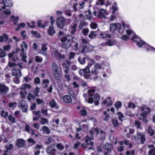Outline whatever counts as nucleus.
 Instances as JSON below:
<instances>
[{
  "label": "nucleus",
  "mask_w": 155,
  "mask_h": 155,
  "mask_svg": "<svg viewBox=\"0 0 155 155\" xmlns=\"http://www.w3.org/2000/svg\"><path fill=\"white\" fill-rule=\"evenodd\" d=\"M56 147L59 150H61L64 148V146L61 143L57 144Z\"/></svg>",
  "instance_id": "603ef678"
},
{
  "label": "nucleus",
  "mask_w": 155,
  "mask_h": 155,
  "mask_svg": "<svg viewBox=\"0 0 155 155\" xmlns=\"http://www.w3.org/2000/svg\"><path fill=\"white\" fill-rule=\"evenodd\" d=\"M149 147H151V149L149 152V155H155V148L153 146L150 145L149 146Z\"/></svg>",
  "instance_id": "bb28decb"
},
{
  "label": "nucleus",
  "mask_w": 155,
  "mask_h": 155,
  "mask_svg": "<svg viewBox=\"0 0 155 155\" xmlns=\"http://www.w3.org/2000/svg\"><path fill=\"white\" fill-rule=\"evenodd\" d=\"M42 82L43 85V87H47V84L49 83V81L48 79H45L43 80Z\"/></svg>",
  "instance_id": "5fc2aeb1"
},
{
  "label": "nucleus",
  "mask_w": 155,
  "mask_h": 155,
  "mask_svg": "<svg viewBox=\"0 0 155 155\" xmlns=\"http://www.w3.org/2000/svg\"><path fill=\"white\" fill-rule=\"evenodd\" d=\"M114 42L113 41H111L110 40H109L108 41L106 42V44H107V46H112L114 45Z\"/></svg>",
  "instance_id": "e2e57ef3"
},
{
  "label": "nucleus",
  "mask_w": 155,
  "mask_h": 155,
  "mask_svg": "<svg viewBox=\"0 0 155 155\" xmlns=\"http://www.w3.org/2000/svg\"><path fill=\"white\" fill-rule=\"evenodd\" d=\"M24 141L22 139L18 140L17 142V145L19 147H23L24 145Z\"/></svg>",
  "instance_id": "393cba45"
},
{
  "label": "nucleus",
  "mask_w": 155,
  "mask_h": 155,
  "mask_svg": "<svg viewBox=\"0 0 155 155\" xmlns=\"http://www.w3.org/2000/svg\"><path fill=\"white\" fill-rule=\"evenodd\" d=\"M77 27V25L75 23H72L70 25L69 31L72 34L74 33L76 31Z\"/></svg>",
  "instance_id": "6ab92c4d"
},
{
  "label": "nucleus",
  "mask_w": 155,
  "mask_h": 155,
  "mask_svg": "<svg viewBox=\"0 0 155 155\" xmlns=\"http://www.w3.org/2000/svg\"><path fill=\"white\" fill-rule=\"evenodd\" d=\"M20 56L22 58V60L24 62H26L27 61L26 59L27 56L26 54L24 52H22L20 54Z\"/></svg>",
  "instance_id": "72a5a7b5"
},
{
  "label": "nucleus",
  "mask_w": 155,
  "mask_h": 155,
  "mask_svg": "<svg viewBox=\"0 0 155 155\" xmlns=\"http://www.w3.org/2000/svg\"><path fill=\"white\" fill-rule=\"evenodd\" d=\"M31 33L32 35L35 36L37 38H39L40 37V34L37 31H31Z\"/></svg>",
  "instance_id": "680f3d73"
},
{
  "label": "nucleus",
  "mask_w": 155,
  "mask_h": 155,
  "mask_svg": "<svg viewBox=\"0 0 155 155\" xmlns=\"http://www.w3.org/2000/svg\"><path fill=\"white\" fill-rule=\"evenodd\" d=\"M43 132L47 134H49L50 133V130L46 126H44L42 127Z\"/></svg>",
  "instance_id": "7c9ffc66"
},
{
  "label": "nucleus",
  "mask_w": 155,
  "mask_h": 155,
  "mask_svg": "<svg viewBox=\"0 0 155 155\" xmlns=\"http://www.w3.org/2000/svg\"><path fill=\"white\" fill-rule=\"evenodd\" d=\"M140 133L139 132H137V134L136 136H134V139L135 140L137 141L139 140L140 137Z\"/></svg>",
  "instance_id": "6e6d98bb"
},
{
  "label": "nucleus",
  "mask_w": 155,
  "mask_h": 155,
  "mask_svg": "<svg viewBox=\"0 0 155 155\" xmlns=\"http://www.w3.org/2000/svg\"><path fill=\"white\" fill-rule=\"evenodd\" d=\"M140 136L141 143L143 144L146 140L145 136L143 134L140 133Z\"/></svg>",
  "instance_id": "e433bc0d"
},
{
  "label": "nucleus",
  "mask_w": 155,
  "mask_h": 155,
  "mask_svg": "<svg viewBox=\"0 0 155 155\" xmlns=\"http://www.w3.org/2000/svg\"><path fill=\"white\" fill-rule=\"evenodd\" d=\"M88 94L89 96L88 102L90 104L92 103L94 101L95 104L97 105L99 103L100 96L97 94H93L95 92L94 89H91L88 90Z\"/></svg>",
  "instance_id": "f257e3e1"
},
{
  "label": "nucleus",
  "mask_w": 155,
  "mask_h": 155,
  "mask_svg": "<svg viewBox=\"0 0 155 155\" xmlns=\"http://www.w3.org/2000/svg\"><path fill=\"white\" fill-rule=\"evenodd\" d=\"M8 113L7 112H5L2 110L1 112V116L4 118H5L7 117L8 115Z\"/></svg>",
  "instance_id": "052dcab7"
},
{
  "label": "nucleus",
  "mask_w": 155,
  "mask_h": 155,
  "mask_svg": "<svg viewBox=\"0 0 155 155\" xmlns=\"http://www.w3.org/2000/svg\"><path fill=\"white\" fill-rule=\"evenodd\" d=\"M120 147L118 148V150L119 151H122L123 150V148L125 147V146L124 145V142L120 141L119 142Z\"/></svg>",
  "instance_id": "a18cd8bd"
},
{
  "label": "nucleus",
  "mask_w": 155,
  "mask_h": 155,
  "mask_svg": "<svg viewBox=\"0 0 155 155\" xmlns=\"http://www.w3.org/2000/svg\"><path fill=\"white\" fill-rule=\"evenodd\" d=\"M25 26V24L23 23H21L18 25V27L15 29L17 31H18L21 28L24 27Z\"/></svg>",
  "instance_id": "4d7b16f0"
},
{
  "label": "nucleus",
  "mask_w": 155,
  "mask_h": 155,
  "mask_svg": "<svg viewBox=\"0 0 155 155\" xmlns=\"http://www.w3.org/2000/svg\"><path fill=\"white\" fill-rule=\"evenodd\" d=\"M93 47L88 44L83 46V48L81 50V53L85 54V53L86 52L92 51L93 50Z\"/></svg>",
  "instance_id": "9b49d317"
},
{
  "label": "nucleus",
  "mask_w": 155,
  "mask_h": 155,
  "mask_svg": "<svg viewBox=\"0 0 155 155\" xmlns=\"http://www.w3.org/2000/svg\"><path fill=\"white\" fill-rule=\"evenodd\" d=\"M53 56L56 58L58 60L61 59H64L65 58L64 55L61 54L58 51L55 50L52 53Z\"/></svg>",
  "instance_id": "2eb2a0df"
},
{
  "label": "nucleus",
  "mask_w": 155,
  "mask_h": 155,
  "mask_svg": "<svg viewBox=\"0 0 155 155\" xmlns=\"http://www.w3.org/2000/svg\"><path fill=\"white\" fill-rule=\"evenodd\" d=\"M31 88V86L30 84H24L20 87V89L21 90H25V89L28 88L30 89Z\"/></svg>",
  "instance_id": "2f4dec72"
},
{
  "label": "nucleus",
  "mask_w": 155,
  "mask_h": 155,
  "mask_svg": "<svg viewBox=\"0 0 155 155\" xmlns=\"http://www.w3.org/2000/svg\"><path fill=\"white\" fill-rule=\"evenodd\" d=\"M52 72L55 78L57 80H60L61 78V68L55 62L52 63L51 64Z\"/></svg>",
  "instance_id": "7ed1b4c3"
},
{
  "label": "nucleus",
  "mask_w": 155,
  "mask_h": 155,
  "mask_svg": "<svg viewBox=\"0 0 155 155\" xmlns=\"http://www.w3.org/2000/svg\"><path fill=\"white\" fill-rule=\"evenodd\" d=\"M11 18L13 20L14 24L15 25H16L17 24V21L19 19L18 17V16L15 17L12 15L11 16Z\"/></svg>",
  "instance_id": "37998d69"
},
{
  "label": "nucleus",
  "mask_w": 155,
  "mask_h": 155,
  "mask_svg": "<svg viewBox=\"0 0 155 155\" xmlns=\"http://www.w3.org/2000/svg\"><path fill=\"white\" fill-rule=\"evenodd\" d=\"M27 94V92L25 90H22L20 92L21 97L22 98L25 97Z\"/></svg>",
  "instance_id": "c85d7f7f"
},
{
  "label": "nucleus",
  "mask_w": 155,
  "mask_h": 155,
  "mask_svg": "<svg viewBox=\"0 0 155 155\" xmlns=\"http://www.w3.org/2000/svg\"><path fill=\"white\" fill-rule=\"evenodd\" d=\"M86 23L84 21H81L80 24L79 25V28L80 29H81L83 27L87 25Z\"/></svg>",
  "instance_id": "8fccbe9b"
},
{
  "label": "nucleus",
  "mask_w": 155,
  "mask_h": 155,
  "mask_svg": "<svg viewBox=\"0 0 155 155\" xmlns=\"http://www.w3.org/2000/svg\"><path fill=\"white\" fill-rule=\"evenodd\" d=\"M112 122L114 125V127H118L119 125V123L118 122L117 119H113L112 120Z\"/></svg>",
  "instance_id": "58836bf2"
},
{
  "label": "nucleus",
  "mask_w": 155,
  "mask_h": 155,
  "mask_svg": "<svg viewBox=\"0 0 155 155\" xmlns=\"http://www.w3.org/2000/svg\"><path fill=\"white\" fill-rule=\"evenodd\" d=\"M147 132L151 136L153 135L154 133V131L152 129V128L150 126L148 127Z\"/></svg>",
  "instance_id": "f704fd0d"
},
{
  "label": "nucleus",
  "mask_w": 155,
  "mask_h": 155,
  "mask_svg": "<svg viewBox=\"0 0 155 155\" xmlns=\"http://www.w3.org/2000/svg\"><path fill=\"white\" fill-rule=\"evenodd\" d=\"M114 106L117 109H118L119 108H120L121 107L122 103L118 101L115 104Z\"/></svg>",
  "instance_id": "3c124183"
},
{
  "label": "nucleus",
  "mask_w": 155,
  "mask_h": 155,
  "mask_svg": "<svg viewBox=\"0 0 155 155\" xmlns=\"http://www.w3.org/2000/svg\"><path fill=\"white\" fill-rule=\"evenodd\" d=\"M63 101L66 103H70L72 101V98L71 97L68 95L64 96L63 97Z\"/></svg>",
  "instance_id": "aec40b11"
},
{
  "label": "nucleus",
  "mask_w": 155,
  "mask_h": 155,
  "mask_svg": "<svg viewBox=\"0 0 155 155\" xmlns=\"http://www.w3.org/2000/svg\"><path fill=\"white\" fill-rule=\"evenodd\" d=\"M6 55L5 52L3 50L0 49V58H2L5 57Z\"/></svg>",
  "instance_id": "09e8293b"
},
{
  "label": "nucleus",
  "mask_w": 155,
  "mask_h": 155,
  "mask_svg": "<svg viewBox=\"0 0 155 155\" xmlns=\"http://www.w3.org/2000/svg\"><path fill=\"white\" fill-rule=\"evenodd\" d=\"M25 130L26 132L29 133H30V131L31 130L30 129V126L27 124H25Z\"/></svg>",
  "instance_id": "338daca9"
},
{
  "label": "nucleus",
  "mask_w": 155,
  "mask_h": 155,
  "mask_svg": "<svg viewBox=\"0 0 155 155\" xmlns=\"http://www.w3.org/2000/svg\"><path fill=\"white\" fill-rule=\"evenodd\" d=\"M40 91V88L38 87H37L35 89V90L33 92V93L34 94V96L35 97H38L39 96V94H38Z\"/></svg>",
  "instance_id": "4c0bfd02"
},
{
  "label": "nucleus",
  "mask_w": 155,
  "mask_h": 155,
  "mask_svg": "<svg viewBox=\"0 0 155 155\" xmlns=\"http://www.w3.org/2000/svg\"><path fill=\"white\" fill-rule=\"evenodd\" d=\"M40 125L38 123H34L33 124V127L37 129H38L40 127Z\"/></svg>",
  "instance_id": "774afa93"
},
{
  "label": "nucleus",
  "mask_w": 155,
  "mask_h": 155,
  "mask_svg": "<svg viewBox=\"0 0 155 155\" xmlns=\"http://www.w3.org/2000/svg\"><path fill=\"white\" fill-rule=\"evenodd\" d=\"M101 66L99 64H96L94 66V69L91 71V73L93 75H97L98 74L97 70L101 69Z\"/></svg>",
  "instance_id": "dca6fc26"
},
{
  "label": "nucleus",
  "mask_w": 155,
  "mask_h": 155,
  "mask_svg": "<svg viewBox=\"0 0 155 155\" xmlns=\"http://www.w3.org/2000/svg\"><path fill=\"white\" fill-rule=\"evenodd\" d=\"M122 27H121V25L118 23L112 24L110 25V30L112 31H117L118 32L121 33L124 31V28L127 27L129 28L130 27L129 25H126L124 22L122 23Z\"/></svg>",
  "instance_id": "f03ea898"
},
{
  "label": "nucleus",
  "mask_w": 155,
  "mask_h": 155,
  "mask_svg": "<svg viewBox=\"0 0 155 155\" xmlns=\"http://www.w3.org/2000/svg\"><path fill=\"white\" fill-rule=\"evenodd\" d=\"M49 105L51 107L58 108L56 106V103L54 101V100H52V101H51L49 103Z\"/></svg>",
  "instance_id": "a19ab883"
},
{
  "label": "nucleus",
  "mask_w": 155,
  "mask_h": 155,
  "mask_svg": "<svg viewBox=\"0 0 155 155\" xmlns=\"http://www.w3.org/2000/svg\"><path fill=\"white\" fill-rule=\"evenodd\" d=\"M65 20L63 17H60L58 18L57 21V25L58 27L60 28H63L65 25Z\"/></svg>",
  "instance_id": "ddd939ff"
},
{
  "label": "nucleus",
  "mask_w": 155,
  "mask_h": 155,
  "mask_svg": "<svg viewBox=\"0 0 155 155\" xmlns=\"http://www.w3.org/2000/svg\"><path fill=\"white\" fill-rule=\"evenodd\" d=\"M94 14L95 16L101 18H105L106 16L107 15L105 10L103 9L99 10L97 12H94Z\"/></svg>",
  "instance_id": "9d476101"
},
{
  "label": "nucleus",
  "mask_w": 155,
  "mask_h": 155,
  "mask_svg": "<svg viewBox=\"0 0 155 155\" xmlns=\"http://www.w3.org/2000/svg\"><path fill=\"white\" fill-rule=\"evenodd\" d=\"M93 138L92 136L89 137L88 136H86L85 137V142L86 144L82 143L81 146L82 147H84L88 150H91L93 149L94 142H91L90 143H87V142L90 140L93 139Z\"/></svg>",
  "instance_id": "0eeeda50"
},
{
  "label": "nucleus",
  "mask_w": 155,
  "mask_h": 155,
  "mask_svg": "<svg viewBox=\"0 0 155 155\" xmlns=\"http://www.w3.org/2000/svg\"><path fill=\"white\" fill-rule=\"evenodd\" d=\"M15 52H13L11 53H9L8 54V55L9 58H12V61H16L18 60V59L16 56L15 55Z\"/></svg>",
  "instance_id": "4be33fe9"
},
{
  "label": "nucleus",
  "mask_w": 155,
  "mask_h": 155,
  "mask_svg": "<svg viewBox=\"0 0 155 155\" xmlns=\"http://www.w3.org/2000/svg\"><path fill=\"white\" fill-rule=\"evenodd\" d=\"M12 76H21L20 71L19 69H16L15 68H13L12 70Z\"/></svg>",
  "instance_id": "a211bd4d"
},
{
  "label": "nucleus",
  "mask_w": 155,
  "mask_h": 155,
  "mask_svg": "<svg viewBox=\"0 0 155 155\" xmlns=\"http://www.w3.org/2000/svg\"><path fill=\"white\" fill-rule=\"evenodd\" d=\"M55 146V144H52L48 147L46 150L47 153L50 155H56V150L54 149Z\"/></svg>",
  "instance_id": "f8f14e48"
},
{
  "label": "nucleus",
  "mask_w": 155,
  "mask_h": 155,
  "mask_svg": "<svg viewBox=\"0 0 155 155\" xmlns=\"http://www.w3.org/2000/svg\"><path fill=\"white\" fill-rule=\"evenodd\" d=\"M95 33H96V32L91 31L89 35V37L91 38H95L97 36V35Z\"/></svg>",
  "instance_id": "de8ad7c7"
},
{
  "label": "nucleus",
  "mask_w": 155,
  "mask_h": 155,
  "mask_svg": "<svg viewBox=\"0 0 155 155\" xmlns=\"http://www.w3.org/2000/svg\"><path fill=\"white\" fill-rule=\"evenodd\" d=\"M100 35L101 36L103 37V38L104 39L105 38H110L111 37V35L110 34H107L105 32H104L103 33H101L100 34Z\"/></svg>",
  "instance_id": "473e14b6"
},
{
  "label": "nucleus",
  "mask_w": 155,
  "mask_h": 155,
  "mask_svg": "<svg viewBox=\"0 0 155 155\" xmlns=\"http://www.w3.org/2000/svg\"><path fill=\"white\" fill-rule=\"evenodd\" d=\"M88 60V63L87 66L85 69H81L79 71V74L81 75L84 74L89 72V68L94 63V61L90 59L87 58Z\"/></svg>",
  "instance_id": "6e6552de"
},
{
  "label": "nucleus",
  "mask_w": 155,
  "mask_h": 155,
  "mask_svg": "<svg viewBox=\"0 0 155 155\" xmlns=\"http://www.w3.org/2000/svg\"><path fill=\"white\" fill-rule=\"evenodd\" d=\"M135 130H134L132 128H129L128 129V132L129 133L127 134L126 135V137L127 138H130V136L129 134H134V133Z\"/></svg>",
  "instance_id": "79ce46f5"
},
{
  "label": "nucleus",
  "mask_w": 155,
  "mask_h": 155,
  "mask_svg": "<svg viewBox=\"0 0 155 155\" xmlns=\"http://www.w3.org/2000/svg\"><path fill=\"white\" fill-rule=\"evenodd\" d=\"M11 48V45L9 44H8L7 45H5L3 47V49L4 50L7 51L9 50Z\"/></svg>",
  "instance_id": "0e129e2a"
},
{
  "label": "nucleus",
  "mask_w": 155,
  "mask_h": 155,
  "mask_svg": "<svg viewBox=\"0 0 155 155\" xmlns=\"http://www.w3.org/2000/svg\"><path fill=\"white\" fill-rule=\"evenodd\" d=\"M36 101L38 104H40L44 103V101L43 99H40L39 98L36 99Z\"/></svg>",
  "instance_id": "bf43d9fd"
},
{
  "label": "nucleus",
  "mask_w": 155,
  "mask_h": 155,
  "mask_svg": "<svg viewBox=\"0 0 155 155\" xmlns=\"http://www.w3.org/2000/svg\"><path fill=\"white\" fill-rule=\"evenodd\" d=\"M27 98L29 101H30L32 98L33 99H35V96L32 95L31 93L28 94L27 96Z\"/></svg>",
  "instance_id": "864d4df0"
},
{
  "label": "nucleus",
  "mask_w": 155,
  "mask_h": 155,
  "mask_svg": "<svg viewBox=\"0 0 155 155\" xmlns=\"http://www.w3.org/2000/svg\"><path fill=\"white\" fill-rule=\"evenodd\" d=\"M9 120L12 123H14L15 122V118L12 115H10L8 117Z\"/></svg>",
  "instance_id": "ea45409f"
},
{
  "label": "nucleus",
  "mask_w": 155,
  "mask_h": 155,
  "mask_svg": "<svg viewBox=\"0 0 155 155\" xmlns=\"http://www.w3.org/2000/svg\"><path fill=\"white\" fill-rule=\"evenodd\" d=\"M48 33L50 35H52L55 33V31L52 26H50L48 30Z\"/></svg>",
  "instance_id": "a878e982"
},
{
  "label": "nucleus",
  "mask_w": 155,
  "mask_h": 155,
  "mask_svg": "<svg viewBox=\"0 0 155 155\" xmlns=\"http://www.w3.org/2000/svg\"><path fill=\"white\" fill-rule=\"evenodd\" d=\"M138 111H144L143 113L140 114V116L141 117L139 118V119L140 120H143L147 117V115L150 111V109L145 106H143L139 107Z\"/></svg>",
  "instance_id": "423d86ee"
},
{
  "label": "nucleus",
  "mask_w": 155,
  "mask_h": 155,
  "mask_svg": "<svg viewBox=\"0 0 155 155\" xmlns=\"http://www.w3.org/2000/svg\"><path fill=\"white\" fill-rule=\"evenodd\" d=\"M5 147L6 149V150L5 151L3 155H11L10 154V152H8V150H12L13 148V145L10 144L5 146Z\"/></svg>",
  "instance_id": "f3484780"
},
{
  "label": "nucleus",
  "mask_w": 155,
  "mask_h": 155,
  "mask_svg": "<svg viewBox=\"0 0 155 155\" xmlns=\"http://www.w3.org/2000/svg\"><path fill=\"white\" fill-rule=\"evenodd\" d=\"M117 114L119 119L121 121H122L123 119L124 118V116L122 114L121 112H118L117 113Z\"/></svg>",
  "instance_id": "49530a36"
},
{
  "label": "nucleus",
  "mask_w": 155,
  "mask_h": 155,
  "mask_svg": "<svg viewBox=\"0 0 155 155\" xmlns=\"http://www.w3.org/2000/svg\"><path fill=\"white\" fill-rule=\"evenodd\" d=\"M21 51L22 52H24L25 51L24 48L27 49L28 48V45L24 41L21 44Z\"/></svg>",
  "instance_id": "c756f323"
},
{
  "label": "nucleus",
  "mask_w": 155,
  "mask_h": 155,
  "mask_svg": "<svg viewBox=\"0 0 155 155\" xmlns=\"http://www.w3.org/2000/svg\"><path fill=\"white\" fill-rule=\"evenodd\" d=\"M132 40L137 43V45L140 48L142 46L146 48L147 51L149 50L155 51V48L146 44L143 41L141 40L136 35L134 36L132 38Z\"/></svg>",
  "instance_id": "20e7f679"
},
{
  "label": "nucleus",
  "mask_w": 155,
  "mask_h": 155,
  "mask_svg": "<svg viewBox=\"0 0 155 155\" xmlns=\"http://www.w3.org/2000/svg\"><path fill=\"white\" fill-rule=\"evenodd\" d=\"M91 14L90 10H88L87 12H85V14L84 15L85 18L90 19L91 18Z\"/></svg>",
  "instance_id": "5701e85b"
},
{
  "label": "nucleus",
  "mask_w": 155,
  "mask_h": 155,
  "mask_svg": "<svg viewBox=\"0 0 155 155\" xmlns=\"http://www.w3.org/2000/svg\"><path fill=\"white\" fill-rule=\"evenodd\" d=\"M80 114L81 116H84L86 115L87 112L84 108H83L80 110Z\"/></svg>",
  "instance_id": "c03bdc74"
},
{
  "label": "nucleus",
  "mask_w": 155,
  "mask_h": 155,
  "mask_svg": "<svg viewBox=\"0 0 155 155\" xmlns=\"http://www.w3.org/2000/svg\"><path fill=\"white\" fill-rule=\"evenodd\" d=\"M18 106L23 112H26L28 109V104L25 101L22 100L20 101Z\"/></svg>",
  "instance_id": "1a4fd4ad"
},
{
  "label": "nucleus",
  "mask_w": 155,
  "mask_h": 155,
  "mask_svg": "<svg viewBox=\"0 0 155 155\" xmlns=\"http://www.w3.org/2000/svg\"><path fill=\"white\" fill-rule=\"evenodd\" d=\"M42 60V58L39 56H36L35 58V60L36 62H41Z\"/></svg>",
  "instance_id": "69168bd1"
},
{
  "label": "nucleus",
  "mask_w": 155,
  "mask_h": 155,
  "mask_svg": "<svg viewBox=\"0 0 155 155\" xmlns=\"http://www.w3.org/2000/svg\"><path fill=\"white\" fill-rule=\"evenodd\" d=\"M72 40V37L70 35L61 38V41L62 42V47L65 49H68L71 46Z\"/></svg>",
  "instance_id": "39448f33"
},
{
  "label": "nucleus",
  "mask_w": 155,
  "mask_h": 155,
  "mask_svg": "<svg viewBox=\"0 0 155 155\" xmlns=\"http://www.w3.org/2000/svg\"><path fill=\"white\" fill-rule=\"evenodd\" d=\"M99 130L97 128H94L91 129L90 133L91 136H92L95 133H96L97 134H98L99 132Z\"/></svg>",
  "instance_id": "cd10ccee"
},
{
  "label": "nucleus",
  "mask_w": 155,
  "mask_h": 155,
  "mask_svg": "<svg viewBox=\"0 0 155 155\" xmlns=\"http://www.w3.org/2000/svg\"><path fill=\"white\" fill-rule=\"evenodd\" d=\"M48 49L47 44L46 43H43L41 45V49L42 51L45 52Z\"/></svg>",
  "instance_id": "c9c22d12"
},
{
  "label": "nucleus",
  "mask_w": 155,
  "mask_h": 155,
  "mask_svg": "<svg viewBox=\"0 0 155 155\" xmlns=\"http://www.w3.org/2000/svg\"><path fill=\"white\" fill-rule=\"evenodd\" d=\"M9 88L3 84H0V94L5 95L8 92Z\"/></svg>",
  "instance_id": "4468645a"
},
{
  "label": "nucleus",
  "mask_w": 155,
  "mask_h": 155,
  "mask_svg": "<svg viewBox=\"0 0 155 155\" xmlns=\"http://www.w3.org/2000/svg\"><path fill=\"white\" fill-rule=\"evenodd\" d=\"M2 4L6 7H10L13 5L12 3L10 0H4L2 1Z\"/></svg>",
  "instance_id": "412c9836"
},
{
  "label": "nucleus",
  "mask_w": 155,
  "mask_h": 155,
  "mask_svg": "<svg viewBox=\"0 0 155 155\" xmlns=\"http://www.w3.org/2000/svg\"><path fill=\"white\" fill-rule=\"evenodd\" d=\"M75 54L74 52H71L70 53L68 58L69 59H73L74 58Z\"/></svg>",
  "instance_id": "13d9d810"
},
{
  "label": "nucleus",
  "mask_w": 155,
  "mask_h": 155,
  "mask_svg": "<svg viewBox=\"0 0 155 155\" xmlns=\"http://www.w3.org/2000/svg\"><path fill=\"white\" fill-rule=\"evenodd\" d=\"M40 123L42 124L45 125L48 124L49 123V121L47 119L43 117H41V118Z\"/></svg>",
  "instance_id": "b1692460"
}]
</instances>
